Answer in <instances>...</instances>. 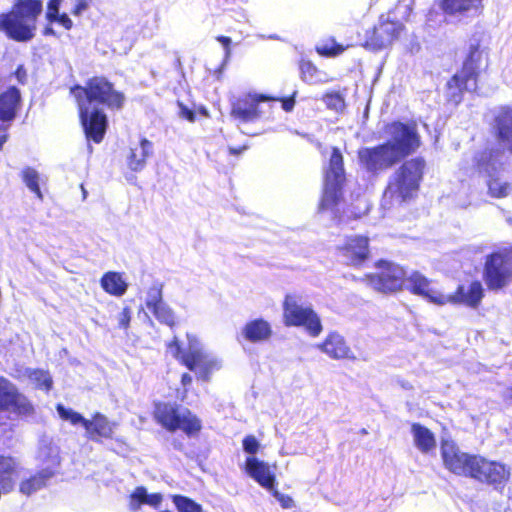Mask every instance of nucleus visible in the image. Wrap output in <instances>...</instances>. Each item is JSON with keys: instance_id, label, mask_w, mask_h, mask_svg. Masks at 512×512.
I'll list each match as a JSON object with an SVG mask.
<instances>
[{"instance_id": "35", "label": "nucleus", "mask_w": 512, "mask_h": 512, "mask_svg": "<svg viewBox=\"0 0 512 512\" xmlns=\"http://www.w3.org/2000/svg\"><path fill=\"white\" fill-rule=\"evenodd\" d=\"M349 47L350 45H343L338 43L334 37H329L318 44L315 51L320 56L334 58L341 55Z\"/></svg>"}, {"instance_id": "59", "label": "nucleus", "mask_w": 512, "mask_h": 512, "mask_svg": "<svg viewBox=\"0 0 512 512\" xmlns=\"http://www.w3.org/2000/svg\"><path fill=\"white\" fill-rule=\"evenodd\" d=\"M504 399L510 403H512V385L509 386L507 389H506V393L504 395Z\"/></svg>"}, {"instance_id": "8", "label": "nucleus", "mask_w": 512, "mask_h": 512, "mask_svg": "<svg viewBox=\"0 0 512 512\" xmlns=\"http://www.w3.org/2000/svg\"><path fill=\"white\" fill-rule=\"evenodd\" d=\"M482 280L490 292L504 291L512 284V245L495 249L484 257Z\"/></svg>"}, {"instance_id": "20", "label": "nucleus", "mask_w": 512, "mask_h": 512, "mask_svg": "<svg viewBox=\"0 0 512 512\" xmlns=\"http://www.w3.org/2000/svg\"><path fill=\"white\" fill-rule=\"evenodd\" d=\"M115 422L109 419L100 412H95L91 415L90 419L84 421V429L86 438L95 443H103L106 440L114 438Z\"/></svg>"}, {"instance_id": "14", "label": "nucleus", "mask_w": 512, "mask_h": 512, "mask_svg": "<svg viewBox=\"0 0 512 512\" xmlns=\"http://www.w3.org/2000/svg\"><path fill=\"white\" fill-rule=\"evenodd\" d=\"M405 31L402 22L381 16L377 24L366 31L363 46L370 51H381L398 41Z\"/></svg>"}, {"instance_id": "12", "label": "nucleus", "mask_w": 512, "mask_h": 512, "mask_svg": "<svg viewBox=\"0 0 512 512\" xmlns=\"http://www.w3.org/2000/svg\"><path fill=\"white\" fill-rule=\"evenodd\" d=\"M171 355L190 371H197V379L208 382L214 371L220 368L219 362L206 354L201 348H189L185 351L175 336L166 344Z\"/></svg>"}, {"instance_id": "2", "label": "nucleus", "mask_w": 512, "mask_h": 512, "mask_svg": "<svg viewBox=\"0 0 512 512\" xmlns=\"http://www.w3.org/2000/svg\"><path fill=\"white\" fill-rule=\"evenodd\" d=\"M440 453L444 467L452 474L502 489L509 481L510 468L498 461L460 450L452 440H443Z\"/></svg>"}, {"instance_id": "57", "label": "nucleus", "mask_w": 512, "mask_h": 512, "mask_svg": "<svg viewBox=\"0 0 512 512\" xmlns=\"http://www.w3.org/2000/svg\"><path fill=\"white\" fill-rule=\"evenodd\" d=\"M42 33L44 36H55L56 35L54 29L51 27V24H49V23L43 28Z\"/></svg>"}, {"instance_id": "7", "label": "nucleus", "mask_w": 512, "mask_h": 512, "mask_svg": "<svg viewBox=\"0 0 512 512\" xmlns=\"http://www.w3.org/2000/svg\"><path fill=\"white\" fill-rule=\"evenodd\" d=\"M346 180L344 157L338 147H332L324 172L323 190L318 206L320 211L337 208L343 200Z\"/></svg>"}, {"instance_id": "26", "label": "nucleus", "mask_w": 512, "mask_h": 512, "mask_svg": "<svg viewBox=\"0 0 512 512\" xmlns=\"http://www.w3.org/2000/svg\"><path fill=\"white\" fill-rule=\"evenodd\" d=\"M320 349L330 358L336 360H355L356 357L345 340L344 336L338 332H330L323 342Z\"/></svg>"}, {"instance_id": "54", "label": "nucleus", "mask_w": 512, "mask_h": 512, "mask_svg": "<svg viewBox=\"0 0 512 512\" xmlns=\"http://www.w3.org/2000/svg\"><path fill=\"white\" fill-rule=\"evenodd\" d=\"M14 75L19 81V83L24 84L27 80V73L25 68L22 65H19L14 71Z\"/></svg>"}, {"instance_id": "58", "label": "nucleus", "mask_w": 512, "mask_h": 512, "mask_svg": "<svg viewBox=\"0 0 512 512\" xmlns=\"http://www.w3.org/2000/svg\"><path fill=\"white\" fill-rule=\"evenodd\" d=\"M195 112H197L198 114H200L203 117H206V118L210 117V113H209L208 109L203 105L199 106Z\"/></svg>"}, {"instance_id": "53", "label": "nucleus", "mask_w": 512, "mask_h": 512, "mask_svg": "<svg viewBox=\"0 0 512 512\" xmlns=\"http://www.w3.org/2000/svg\"><path fill=\"white\" fill-rule=\"evenodd\" d=\"M216 40L222 44L224 50H225V56L229 57L231 54V44L232 40L228 36L219 35L216 37Z\"/></svg>"}, {"instance_id": "46", "label": "nucleus", "mask_w": 512, "mask_h": 512, "mask_svg": "<svg viewBox=\"0 0 512 512\" xmlns=\"http://www.w3.org/2000/svg\"><path fill=\"white\" fill-rule=\"evenodd\" d=\"M37 374L38 377H36L35 379L38 382V387L45 389L46 391H49L53 386L52 378L48 375L47 372L38 371Z\"/></svg>"}, {"instance_id": "29", "label": "nucleus", "mask_w": 512, "mask_h": 512, "mask_svg": "<svg viewBox=\"0 0 512 512\" xmlns=\"http://www.w3.org/2000/svg\"><path fill=\"white\" fill-rule=\"evenodd\" d=\"M261 110L255 106L248 94H245L231 103L230 116L240 123L255 122L261 117Z\"/></svg>"}, {"instance_id": "11", "label": "nucleus", "mask_w": 512, "mask_h": 512, "mask_svg": "<svg viewBox=\"0 0 512 512\" xmlns=\"http://www.w3.org/2000/svg\"><path fill=\"white\" fill-rule=\"evenodd\" d=\"M425 170L426 161L423 157L403 159L394 172L388 187L393 189L401 201H407L419 190Z\"/></svg>"}, {"instance_id": "50", "label": "nucleus", "mask_w": 512, "mask_h": 512, "mask_svg": "<svg viewBox=\"0 0 512 512\" xmlns=\"http://www.w3.org/2000/svg\"><path fill=\"white\" fill-rule=\"evenodd\" d=\"M295 95L296 92L287 97H278V101L281 102L284 111L291 112L293 110L295 106Z\"/></svg>"}, {"instance_id": "43", "label": "nucleus", "mask_w": 512, "mask_h": 512, "mask_svg": "<svg viewBox=\"0 0 512 512\" xmlns=\"http://www.w3.org/2000/svg\"><path fill=\"white\" fill-rule=\"evenodd\" d=\"M243 449L245 452L254 455L257 453L260 444L255 436L247 435L242 440Z\"/></svg>"}, {"instance_id": "56", "label": "nucleus", "mask_w": 512, "mask_h": 512, "mask_svg": "<svg viewBox=\"0 0 512 512\" xmlns=\"http://www.w3.org/2000/svg\"><path fill=\"white\" fill-rule=\"evenodd\" d=\"M180 382L183 387H188L192 383V376L189 373H183Z\"/></svg>"}, {"instance_id": "48", "label": "nucleus", "mask_w": 512, "mask_h": 512, "mask_svg": "<svg viewBox=\"0 0 512 512\" xmlns=\"http://www.w3.org/2000/svg\"><path fill=\"white\" fill-rule=\"evenodd\" d=\"M131 321V309L129 307H124L119 314L118 325L121 329H128Z\"/></svg>"}, {"instance_id": "3", "label": "nucleus", "mask_w": 512, "mask_h": 512, "mask_svg": "<svg viewBox=\"0 0 512 512\" xmlns=\"http://www.w3.org/2000/svg\"><path fill=\"white\" fill-rule=\"evenodd\" d=\"M487 66L488 54L477 40L470 44L461 68L449 78L445 85L448 102L458 105L463 101L466 92L477 91L480 74Z\"/></svg>"}, {"instance_id": "42", "label": "nucleus", "mask_w": 512, "mask_h": 512, "mask_svg": "<svg viewBox=\"0 0 512 512\" xmlns=\"http://www.w3.org/2000/svg\"><path fill=\"white\" fill-rule=\"evenodd\" d=\"M45 19H46L47 23H49V24H53V23L59 24L66 31H70L74 26L72 19L66 12L58 13L53 16H48Z\"/></svg>"}, {"instance_id": "52", "label": "nucleus", "mask_w": 512, "mask_h": 512, "mask_svg": "<svg viewBox=\"0 0 512 512\" xmlns=\"http://www.w3.org/2000/svg\"><path fill=\"white\" fill-rule=\"evenodd\" d=\"M89 7V2L87 0H75V5L71 10V14L73 16H80L84 11H86Z\"/></svg>"}, {"instance_id": "47", "label": "nucleus", "mask_w": 512, "mask_h": 512, "mask_svg": "<svg viewBox=\"0 0 512 512\" xmlns=\"http://www.w3.org/2000/svg\"><path fill=\"white\" fill-rule=\"evenodd\" d=\"M249 97H251L252 101L255 102V106L259 107V103L261 102H276L278 101V97L271 96L263 93H247Z\"/></svg>"}, {"instance_id": "45", "label": "nucleus", "mask_w": 512, "mask_h": 512, "mask_svg": "<svg viewBox=\"0 0 512 512\" xmlns=\"http://www.w3.org/2000/svg\"><path fill=\"white\" fill-rule=\"evenodd\" d=\"M177 106L179 108L178 115L180 118L185 119L189 122H195L196 120V112L189 109L185 104L178 101Z\"/></svg>"}, {"instance_id": "19", "label": "nucleus", "mask_w": 512, "mask_h": 512, "mask_svg": "<svg viewBox=\"0 0 512 512\" xmlns=\"http://www.w3.org/2000/svg\"><path fill=\"white\" fill-rule=\"evenodd\" d=\"M51 463V466L39 469L28 477L23 478L18 485L19 492L26 497H30L36 492L46 488L50 480L57 474V468L60 465V457L58 455L53 456Z\"/></svg>"}, {"instance_id": "22", "label": "nucleus", "mask_w": 512, "mask_h": 512, "mask_svg": "<svg viewBox=\"0 0 512 512\" xmlns=\"http://www.w3.org/2000/svg\"><path fill=\"white\" fill-rule=\"evenodd\" d=\"M146 307L152 312L155 318L162 324L171 328L176 325V317L172 309L163 302L162 285L157 284L150 287Z\"/></svg>"}, {"instance_id": "32", "label": "nucleus", "mask_w": 512, "mask_h": 512, "mask_svg": "<svg viewBox=\"0 0 512 512\" xmlns=\"http://www.w3.org/2000/svg\"><path fill=\"white\" fill-rule=\"evenodd\" d=\"M100 284L106 293L117 297L124 295L128 289V284L123 279L122 274L115 271L104 273L100 279Z\"/></svg>"}, {"instance_id": "4", "label": "nucleus", "mask_w": 512, "mask_h": 512, "mask_svg": "<svg viewBox=\"0 0 512 512\" xmlns=\"http://www.w3.org/2000/svg\"><path fill=\"white\" fill-rule=\"evenodd\" d=\"M42 12V0H15L10 10L0 13V32L9 40L29 42Z\"/></svg>"}, {"instance_id": "24", "label": "nucleus", "mask_w": 512, "mask_h": 512, "mask_svg": "<svg viewBox=\"0 0 512 512\" xmlns=\"http://www.w3.org/2000/svg\"><path fill=\"white\" fill-rule=\"evenodd\" d=\"M502 150L489 147L476 152L473 156V169L479 175H492L503 167L500 161Z\"/></svg>"}, {"instance_id": "39", "label": "nucleus", "mask_w": 512, "mask_h": 512, "mask_svg": "<svg viewBox=\"0 0 512 512\" xmlns=\"http://www.w3.org/2000/svg\"><path fill=\"white\" fill-rule=\"evenodd\" d=\"M56 410L62 420L68 421L72 425L81 424L84 426V421L86 418L79 412H76L71 408H67L62 404H57Z\"/></svg>"}, {"instance_id": "15", "label": "nucleus", "mask_w": 512, "mask_h": 512, "mask_svg": "<svg viewBox=\"0 0 512 512\" xmlns=\"http://www.w3.org/2000/svg\"><path fill=\"white\" fill-rule=\"evenodd\" d=\"M80 125L87 141L99 144L105 138L109 127L106 113L99 107L76 105Z\"/></svg>"}, {"instance_id": "18", "label": "nucleus", "mask_w": 512, "mask_h": 512, "mask_svg": "<svg viewBox=\"0 0 512 512\" xmlns=\"http://www.w3.org/2000/svg\"><path fill=\"white\" fill-rule=\"evenodd\" d=\"M337 251L347 266L360 268L370 258V238L365 235L347 236Z\"/></svg>"}, {"instance_id": "9", "label": "nucleus", "mask_w": 512, "mask_h": 512, "mask_svg": "<svg viewBox=\"0 0 512 512\" xmlns=\"http://www.w3.org/2000/svg\"><path fill=\"white\" fill-rule=\"evenodd\" d=\"M282 320L286 327H301L310 336L321 334L323 326L315 310L303 305L302 296L297 293H287L282 302Z\"/></svg>"}, {"instance_id": "25", "label": "nucleus", "mask_w": 512, "mask_h": 512, "mask_svg": "<svg viewBox=\"0 0 512 512\" xmlns=\"http://www.w3.org/2000/svg\"><path fill=\"white\" fill-rule=\"evenodd\" d=\"M438 5L446 16H480L484 11V0H440Z\"/></svg>"}, {"instance_id": "37", "label": "nucleus", "mask_w": 512, "mask_h": 512, "mask_svg": "<svg viewBox=\"0 0 512 512\" xmlns=\"http://www.w3.org/2000/svg\"><path fill=\"white\" fill-rule=\"evenodd\" d=\"M171 500L178 512H201L202 506L193 499L180 495H171Z\"/></svg>"}, {"instance_id": "36", "label": "nucleus", "mask_w": 512, "mask_h": 512, "mask_svg": "<svg viewBox=\"0 0 512 512\" xmlns=\"http://www.w3.org/2000/svg\"><path fill=\"white\" fill-rule=\"evenodd\" d=\"M299 70L301 79L309 84H316L321 82V71L317 66L308 59H301L299 61Z\"/></svg>"}, {"instance_id": "23", "label": "nucleus", "mask_w": 512, "mask_h": 512, "mask_svg": "<svg viewBox=\"0 0 512 512\" xmlns=\"http://www.w3.org/2000/svg\"><path fill=\"white\" fill-rule=\"evenodd\" d=\"M245 472L266 490H273L277 485L276 476L270 466L258 458L251 456L245 460Z\"/></svg>"}, {"instance_id": "30", "label": "nucleus", "mask_w": 512, "mask_h": 512, "mask_svg": "<svg viewBox=\"0 0 512 512\" xmlns=\"http://www.w3.org/2000/svg\"><path fill=\"white\" fill-rule=\"evenodd\" d=\"M18 474V463L12 456L0 455V487L11 491L15 485V476Z\"/></svg>"}, {"instance_id": "17", "label": "nucleus", "mask_w": 512, "mask_h": 512, "mask_svg": "<svg viewBox=\"0 0 512 512\" xmlns=\"http://www.w3.org/2000/svg\"><path fill=\"white\" fill-rule=\"evenodd\" d=\"M22 105L20 90L10 86L0 93V151L8 140V128L16 118Z\"/></svg>"}, {"instance_id": "49", "label": "nucleus", "mask_w": 512, "mask_h": 512, "mask_svg": "<svg viewBox=\"0 0 512 512\" xmlns=\"http://www.w3.org/2000/svg\"><path fill=\"white\" fill-rule=\"evenodd\" d=\"M63 0H48L46 5L45 18L60 13Z\"/></svg>"}, {"instance_id": "1", "label": "nucleus", "mask_w": 512, "mask_h": 512, "mask_svg": "<svg viewBox=\"0 0 512 512\" xmlns=\"http://www.w3.org/2000/svg\"><path fill=\"white\" fill-rule=\"evenodd\" d=\"M389 139L373 147L361 148L357 152L360 165L369 173L385 172L403 159L414 154L422 144L415 121H393L387 125Z\"/></svg>"}, {"instance_id": "38", "label": "nucleus", "mask_w": 512, "mask_h": 512, "mask_svg": "<svg viewBox=\"0 0 512 512\" xmlns=\"http://www.w3.org/2000/svg\"><path fill=\"white\" fill-rule=\"evenodd\" d=\"M22 180L25 185L39 198L42 199L43 195L39 186L38 172L32 167H26L22 171Z\"/></svg>"}, {"instance_id": "16", "label": "nucleus", "mask_w": 512, "mask_h": 512, "mask_svg": "<svg viewBox=\"0 0 512 512\" xmlns=\"http://www.w3.org/2000/svg\"><path fill=\"white\" fill-rule=\"evenodd\" d=\"M485 297V288L480 280L474 279L468 284H459L455 291L445 295L442 293L440 306L446 304L478 309Z\"/></svg>"}, {"instance_id": "34", "label": "nucleus", "mask_w": 512, "mask_h": 512, "mask_svg": "<svg viewBox=\"0 0 512 512\" xmlns=\"http://www.w3.org/2000/svg\"><path fill=\"white\" fill-rule=\"evenodd\" d=\"M486 187L488 196L493 199H503L512 193V184L497 173L487 177Z\"/></svg>"}, {"instance_id": "21", "label": "nucleus", "mask_w": 512, "mask_h": 512, "mask_svg": "<svg viewBox=\"0 0 512 512\" xmlns=\"http://www.w3.org/2000/svg\"><path fill=\"white\" fill-rule=\"evenodd\" d=\"M432 280L423 275L420 271L414 270L409 275L406 274V283L404 289L412 295L420 296L430 303L440 306L442 293L431 287Z\"/></svg>"}, {"instance_id": "55", "label": "nucleus", "mask_w": 512, "mask_h": 512, "mask_svg": "<svg viewBox=\"0 0 512 512\" xmlns=\"http://www.w3.org/2000/svg\"><path fill=\"white\" fill-rule=\"evenodd\" d=\"M247 146L246 145H243V146H238V147H229L228 149V152L229 154L231 155H240L241 153H243L245 150H247Z\"/></svg>"}, {"instance_id": "44", "label": "nucleus", "mask_w": 512, "mask_h": 512, "mask_svg": "<svg viewBox=\"0 0 512 512\" xmlns=\"http://www.w3.org/2000/svg\"><path fill=\"white\" fill-rule=\"evenodd\" d=\"M271 494L278 500L281 507L284 509H289L294 506V501L291 496L287 494L280 493L276 487L273 490H269Z\"/></svg>"}, {"instance_id": "41", "label": "nucleus", "mask_w": 512, "mask_h": 512, "mask_svg": "<svg viewBox=\"0 0 512 512\" xmlns=\"http://www.w3.org/2000/svg\"><path fill=\"white\" fill-rule=\"evenodd\" d=\"M147 489L144 486H137L129 495V509L138 511L146 503Z\"/></svg>"}, {"instance_id": "51", "label": "nucleus", "mask_w": 512, "mask_h": 512, "mask_svg": "<svg viewBox=\"0 0 512 512\" xmlns=\"http://www.w3.org/2000/svg\"><path fill=\"white\" fill-rule=\"evenodd\" d=\"M162 500H163V496L161 493H151V494H148L147 493V496H146V505H149L153 508H158L161 503H162Z\"/></svg>"}, {"instance_id": "31", "label": "nucleus", "mask_w": 512, "mask_h": 512, "mask_svg": "<svg viewBox=\"0 0 512 512\" xmlns=\"http://www.w3.org/2000/svg\"><path fill=\"white\" fill-rule=\"evenodd\" d=\"M152 153V143L146 138L141 139L140 147L131 148L127 157V165L132 171L144 168L147 158Z\"/></svg>"}, {"instance_id": "5", "label": "nucleus", "mask_w": 512, "mask_h": 512, "mask_svg": "<svg viewBox=\"0 0 512 512\" xmlns=\"http://www.w3.org/2000/svg\"><path fill=\"white\" fill-rule=\"evenodd\" d=\"M76 105L102 106L111 111L123 109L126 96L116 89L113 82L103 75L88 78L84 85L75 84L70 87Z\"/></svg>"}, {"instance_id": "27", "label": "nucleus", "mask_w": 512, "mask_h": 512, "mask_svg": "<svg viewBox=\"0 0 512 512\" xmlns=\"http://www.w3.org/2000/svg\"><path fill=\"white\" fill-rule=\"evenodd\" d=\"M495 136L512 154V107L503 106L494 117Z\"/></svg>"}, {"instance_id": "33", "label": "nucleus", "mask_w": 512, "mask_h": 512, "mask_svg": "<svg viewBox=\"0 0 512 512\" xmlns=\"http://www.w3.org/2000/svg\"><path fill=\"white\" fill-rule=\"evenodd\" d=\"M411 432L413 434L415 446L422 453H428L435 449L436 439L430 429L420 423H413L411 425Z\"/></svg>"}, {"instance_id": "6", "label": "nucleus", "mask_w": 512, "mask_h": 512, "mask_svg": "<svg viewBox=\"0 0 512 512\" xmlns=\"http://www.w3.org/2000/svg\"><path fill=\"white\" fill-rule=\"evenodd\" d=\"M152 416L154 421L168 432L181 430L187 437H197L202 430L201 419L188 408L171 402L154 403Z\"/></svg>"}, {"instance_id": "10", "label": "nucleus", "mask_w": 512, "mask_h": 512, "mask_svg": "<svg viewBox=\"0 0 512 512\" xmlns=\"http://www.w3.org/2000/svg\"><path fill=\"white\" fill-rule=\"evenodd\" d=\"M36 415L33 401L8 378L0 376V424L6 419L26 420Z\"/></svg>"}, {"instance_id": "40", "label": "nucleus", "mask_w": 512, "mask_h": 512, "mask_svg": "<svg viewBox=\"0 0 512 512\" xmlns=\"http://www.w3.org/2000/svg\"><path fill=\"white\" fill-rule=\"evenodd\" d=\"M322 101L328 109L334 111H341L345 107V100L342 94L338 91H328L323 94Z\"/></svg>"}, {"instance_id": "28", "label": "nucleus", "mask_w": 512, "mask_h": 512, "mask_svg": "<svg viewBox=\"0 0 512 512\" xmlns=\"http://www.w3.org/2000/svg\"><path fill=\"white\" fill-rule=\"evenodd\" d=\"M272 335L271 324L261 317L247 321L241 329L242 338L249 343L266 342Z\"/></svg>"}, {"instance_id": "13", "label": "nucleus", "mask_w": 512, "mask_h": 512, "mask_svg": "<svg viewBox=\"0 0 512 512\" xmlns=\"http://www.w3.org/2000/svg\"><path fill=\"white\" fill-rule=\"evenodd\" d=\"M379 271L367 273L364 280L377 292L383 294H393L404 290L406 283V270L401 265L379 259L374 263Z\"/></svg>"}]
</instances>
